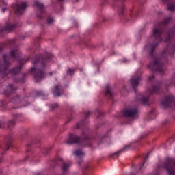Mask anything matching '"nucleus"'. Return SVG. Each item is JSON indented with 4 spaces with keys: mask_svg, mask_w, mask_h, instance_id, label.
<instances>
[{
    "mask_svg": "<svg viewBox=\"0 0 175 175\" xmlns=\"http://www.w3.org/2000/svg\"><path fill=\"white\" fill-rule=\"evenodd\" d=\"M175 47L172 44H169L166 49H165L161 53L160 57L155 59L154 62H150L148 68L151 69L152 72H159L163 73L165 70L163 69V64L167 59V55L170 54V51H174Z\"/></svg>",
    "mask_w": 175,
    "mask_h": 175,
    "instance_id": "1",
    "label": "nucleus"
},
{
    "mask_svg": "<svg viewBox=\"0 0 175 175\" xmlns=\"http://www.w3.org/2000/svg\"><path fill=\"white\" fill-rule=\"evenodd\" d=\"M54 56L52 54L47 53L45 57L41 59L40 68H36L35 67H32L30 69V72L33 75L36 83H38L39 80H42V79L46 77V64H47L49 59H51Z\"/></svg>",
    "mask_w": 175,
    "mask_h": 175,
    "instance_id": "2",
    "label": "nucleus"
},
{
    "mask_svg": "<svg viewBox=\"0 0 175 175\" xmlns=\"http://www.w3.org/2000/svg\"><path fill=\"white\" fill-rule=\"evenodd\" d=\"M10 66V62H9V56L4 55L3 60L0 62V76L1 77H5L8 76V73H12V75H17L20 73L21 70L22 66L19 65L16 67H14L13 69L8 70Z\"/></svg>",
    "mask_w": 175,
    "mask_h": 175,
    "instance_id": "3",
    "label": "nucleus"
},
{
    "mask_svg": "<svg viewBox=\"0 0 175 175\" xmlns=\"http://www.w3.org/2000/svg\"><path fill=\"white\" fill-rule=\"evenodd\" d=\"M88 139V137L84 134H83V136L81 137L75 134H70L69 135L68 141L66 142V144H84L85 142H87Z\"/></svg>",
    "mask_w": 175,
    "mask_h": 175,
    "instance_id": "4",
    "label": "nucleus"
},
{
    "mask_svg": "<svg viewBox=\"0 0 175 175\" xmlns=\"http://www.w3.org/2000/svg\"><path fill=\"white\" fill-rule=\"evenodd\" d=\"M163 168L169 175H175V159L167 158L164 163Z\"/></svg>",
    "mask_w": 175,
    "mask_h": 175,
    "instance_id": "5",
    "label": "nucleus"
},
{
    "mask_svg": "<svg viewBox=\"0 0 175 175\" xmlns=\"http://www.w3.org/2000/svg\"><path fill=\"white\" fill-rule=\"evenodd\" d=\"M138 114L139 111L136 107H128L123 111L124 117H127L128 118H134Z\"/></svg>",
    "mask_w": 175,
    "mask_h": 175,
    "instance_id": "6",
    "label": "nucleus"
},
{
    "mask_svg": "<svg viewBox=\"0 0 175 175\" xmlns=\"http://www.w3.org/2000/svg\"><path fill=\"white\" fill-rule=\"evenodd\" d=\"M27 8H28V3H27V2H22L20 4H16L14 7L15 14H23V13L25 12Z\"/></svg>",
    "mask_w": 175,
    "mask_h": 175,
    "instance_id": "7",
    "label": "nucleus"
},
{
    "mask_svg": "<svg viewBox=\"0 0 175 175\" xmlns=\"http://www.w3.org/2000/svg\"><path fill=\"white\" fill-rule=\"evenodd\" d=\"M162 33H163V31L161 29L154 28L153 29V36L157 43L162 42Z\"/></svg>",
    "mask_w": 175,
    "mask_h": 175,
    "instance_id": "8",
    "label": "nucleus"
},
{
    "mask_svg": "<svg viewBox=\"0 0 175 175\" xmlns=\"http://www.w3.org/2000/svg\"><path fill=\"white\" fill-rule=\"evenodd\" d=\"M174 102V96L172 95L167 96L161 102L163 107H169L170 103Z\"/></svg>",
    "mask_w": 175,
    "mask_h": 175,
    "instance_id": "9",
    "label": "nucleus"
},
{
    "mask_svg": "<svg viewBox=\"0 0 175 175\" xmlns=\"http://www.w3.org/2000/svg\"><path fill=\"white\" fill-rule=\"evenodd\" d=\"M14 125H16V121L13 120L8 121L7 124L3 122H0V128H7V129H12Z\"/></svg>",
    "mask_w": 175,
    "mask_h": 175,
    "instance_id": "10",
    "label": "nucleus"
},
{
    "mask_svg": "<svg viewBox=\"0 0 175 175\" xmlns=\"http://www.w3.org/2000/svg\"><path fill=\"white\" fill-rule=\"evenodd\" d=\"M62 86L61 85H56L52 90L53 94L55 96H61L62 95Z\"/></svg>",
    "mask_w": 175,
    "mask_h": 175,
    "instance_id": "11",
    "label": "nucleus"
},
{
    "mask_svg": "<svg viewBox=\"0 0 175 175\" xmlns=\"http://www.w3.org/2000/svg\"><path fill=\"white\" fill-rule=\"evenodd\" d=\"M16 25L15 24H8L5 27L3 28L2 32H5L9 33V32H12V31H14L16 29Z\"/></svg>",
    "mask_w": 175,
    "mask_h": 175,
    "instance_id": "12",
    "label": "nucleus"
},
{
    "mask_svg": "<svg viewBox=\"0 0 175 175\" xmlns=\"http://www.w3.org/2000/svg\"><path fill=\"white\" fill-rule=\"evenodd\" d=\"M34 6H36L39 9L40 12L42 14H43V13L46 12V10H44V4H43L42 3H40L38 1H36L34 3Z\"/></svg>",
    "mask_w": 175,
    "mask_h": 175,
    "instance_id": "13",
    "label": "nucleus"
},
{
    "mask_svg": "<svg viewBox=\"0 0 175 175\" xmlns=\"http://www.w3.org/2000/svg\"><path fill=\"white\" fill-rule=\"evenodd\" d=\"M20 54L21 53L19 52L18 49L12 50L10 53V57H12L14 59H19Z\"/></svg>",
    "mask_w": 175,
    "mask_h": 175,
    "instance_id": "14",
    "label": "nucleus"
},
{
    "mask_svg": "<svg viewBox=\"0 0 175 175\" xmlns=\"http://www.w3.org/2000/svg\"><path fill=\"white\" fill-rule=\"evenodd\" d=\"M104 94H105L106 96H108V98H113V96H114V94H113V92H111V89H110L109 85L105 88Z\"/></svg>",
    "mask_w": 175,
    "mask_h": 175,
    "instance_id": "15",
    "label": "nucleus"
},
{
    "mask_svg": "<svg viewBox=\"0 0 175 175\" xmlns=\"http://www.w3.org/2000/svg\"><path fill=\"white\" fill-rule=\"evenodd\" d=\"M16 90H17V88H13V85H9L7 87V90L4 91V94H5V95H9L10 94H12V92H14V91H16Z\"/></svg>",
    "mask_w": 175,
    "mask_h": 175,
    "instance_id": "16",
    "label": "nucleus"
},
{
    "mask_svg": "<svg viewBox=\"0 0 175 175\" xmlns=\"http://www.w3.org/2000/svg\"><path fill=\"white\" fill-rule=\"evenodd\" d=\"M131 85L134 88V91L136 92V87L139 85V78H133L131 80Z\"/></svg>",
    "mask_w": 175,
    "mask_h": 175,
    "instance_id": "17",
    "label": "nucleus"
},
{
    "mask_svg": "<svg viewBox=\"0 0 175 175\" xmlns=\"http://www.w3.org/2000/svg\"><path fill=\"white\" fill-rule=\"evenodd\" d=\"M128 147H129V146H126L124 149H122V150L113 153L112 155L110 156V157L113 158V157H115L116 158H118V157H120V155H121V152H122V151H125V150H126V148H128Z\"/></svg>",
    "mask_w": 175,
    "mask_h": 175,
    "instance_id": "18",
    "label": "nucleus"
},
{
    "mask_svg": "<svg viewBox=\"0 0 175 175\" xmlns=\"http://www.w3.org/2000/svg\"><path fill=\"white\" fill-rule=\"evenodd\" d=\"M69 167H70V165L66 163H64L62 165V170L64 172H68V170H69Z\"/></svg>",
    "mask_w": 175,
    "mask_h": 175,
    "instance_id": "19",
    "label": "nucleus"
},
{
    "mask_svg": "<svg viewBox=\"0 0 175 175\" xmlns=\"http://www.w3.org/2000/svg\"><path fill=\"white\" fill-rule=\"evenodd\" d=\"M167 10L170 12H174L175 11V3H170L167 4Z\"/></svg>",
    "mask_w": 175,
    "mask_h": 175,
    "instance_id": "20",
    "label": "nucleus"
},
{
    "mask_svg": "<svg viewBox=\"0 0 175 175\" xmlns=\"http://www.w3.org/2000/svg\"><path fill=\"white\" fill-rule=\"evenodd\" d=\"M157 46H158V43L152 44L150 46V55H152V56L153 55V53H154L155 49H157Z\"/></svg>",
    "mask_w": 175,
    "mask_h": 175,
    "instance_id": "21",
    "label": "nucleus"
},
{
    "mask_svg": "<svg viewBox=\"0 0 175 175\" xmlns=\"http://www.w3.org/2000/svg\"><path fill=\"white\" fill-rule=\"evenodd\" d=\"M159 92V87H154L152 90H150V94H158Z\"/></svg>",
    "mask_w": 175,
    "mask_h": 175,
    "instance_id": "22",
    "label": "nucleus"
},
{
    "mask_svg": "<svg viewBox=\"0 0 175 175\" xmlns=\"http://www.w3.org/2000/svg\"><path fill=\"white\" fill-rule=\"evenodd\" d=\"M148 99H150V97H142L141 102L143 103V105H147L148 103Z\"/></svg>",
    "mask_w": 175,
    "mask_h": 175,
    "instance_id": "23",
    "label": "nucleus"
},
{
    "mask_svg": "<svg viewBox=\"0 0 175 175\" xmlns=\"http://www.w3.org/2000/svg\"><path fill=\"white\" fill-rule=\"evenodd\" d=\"M75 155H76V157L84 156V153L81 150H77L75 151Z\"/></svg>",
    "mask_w": 175,
    "mask_h": 175,
    "instance_id": "24",
    "label": "nucleus"
},
{
    "mask_svg": "<svg viewBox=\"0 0 175 175\" xmlns=\"http://www.w3.org/2000/svg\"><path fill=\"white\" fill-rule=\"evenodd\" d=\"M170 21H172V16H170V17L165 18V19L163 21V24L164 25H167V24H168L169 23H170Z\"/></svg>",
    "mask_w": 175,
    "mask_h": 175,
    "instance_id": "25",
    "label": "nucleus"
},
{
    "mask_svg": "<svg viewBox=\"0 0 175 175\" xmlns=\"http://www.w3.org/2000/svg\"><path fill=\"white\" fill-rule=\"evenodd\" d=\"M75 69L68 68L67 70V75L68 76H73Z\"/></svg>",
    "mask_w": 175,
    "mask_h": 175,
    "instance_id": "26",
    "label": "nucleus"
},
{
    "mask_svg": "<svg viewBox=\"0 0 175 175\" xmlns=\"http://www.w3.org/2000/svg\"><path fill=\"white\" fill-rule=\"evenodd\" d=\"M124 10H125V5L122 4L120 7H119L118 12L120 14H123Z\"/></svg>",
    "mask_w": 175,
    "mask_h": 175,
    "instance_id": "27",
    "label": "nucleus"
},
{
    "mask_svg": "<svg viewBox=\"0 0 175 175\" xmlns=\"http://www.w3.org/2000/svg\"><path fill=\"white\" fill-rule=\"evenodd\" d=\"M32 62L33 65H36L40 62V57H35L34 59H32Z\"/></svg>",
    "mask_w": 175,
    "mask_h": 175,
    "instance_id": "28",
    "label": "nucleus"
},
{
    "mask_svg": "<svg viewBox=\"0 0 175 175\" xmlns=\"http://www.w3.org/2000/svg\"><path fill=\"white\" fill-rule=\"evenodd\" d=\"M46 23L47 24H53L54 23V18L51 17L48 18Z\"/></svg>",
    "mask_w": 175,
    "mask_h": 175,
    "instance_id": "29",
    "label": "nucleus"
},
{
    "mask_svg": "<svg viewBox=\"0 0 175 175\" xmlns=\"http://www.w3.org/2000/svg\"><path fill=\"white\" fill-rule=\"evenodd\" d=\"M50 107H51V110H54V109H57V107H58V104L57 103L51 104Z\"/></svg>",
    "mask_w": 175,
    "mask_h": 175,
    "instance_id": "30",
    "label": "nucleus"
},
{
    "mask_svg": "<svg viewBox=\"0 0 175 175\" xmlns=\"http://www.w3.org/2000/svg\"><path fill=\"white\" fill-rule=\"evenodd\" d=\"M172 33H174L173 30H170L168 33V37L165 39V42H169V39H170V35H172Z\"/></svg>",
    "mask_w": 175,
    "mask_h": 175,
    "instance_id": "31",
    "label": "nucleus"
},
{
    "mask_svg": "<svg viewBox=\"0 0 175 175\" xmlns=\"http://www.w3.org/2000/svg\"><path fill=\"white\" fill-rule=\"evenodd\" d=\"M2 5H3L2 12H3V13H5V12H6L7 4H6V3L3 2V3H2Z\"/></svg>",
    "mask_w": 175,
    "mask_h": 175,
    "instance_id": "32",
    "label": "nucleus"
},
{
    "mask_svg": "<svg viewBox=\"0 0 175 175\" xmlns=\"http://www.w3.org/2000/svg\"><path fill=\"white\" fill-rule=\"evenodd\" d=\"M6 150H9V148H10V147H12V142H8L6 145Z\"/></svg>",
    "mask_w": 175,
    "mask_h": 175,
    "instance_id": "33",
    "label": "nucleus"
},
{
    "mask_svg": "<svg viewBox=\"0 0 175 175\" xmlns=\"http://www.w3.org/2000/svg\"><path fill=\"white\" fill-rule=\"evenodd\" d=\"M90 114H91V112H90V111L85 112V117H88V116H90Z\"/></svg>",
    "mask_w": 175,
    "mask_h": 175,
    "instance_id": "34",
    "label": "nucleus"
},
{
    "mask_svg": "<svg viewBox=\"0 0 175 175\" xmlns=\"http://www.w3.org/2000/svg\"><path fill=\"white\" fill-rule=\"evenodd\" d=\"M18 118H20V116H14V120H18Z\"/></svg>",
    "mask_w": 175,
    "mask_h": 175,
    "instance_id": "35",
    "label": "nucleus"
},
{
    "mask_svg": "<svg viewBox=\"0 0 175 175\" xmlns=\"http://www.w3.org/2000/svg\"><path fill=\"white\" fill-rule=\"evenodd\" d=\"M70 121H72V118H68V121L66 122V124H68V122H70Z\"/></svg>",
    "mask_w": 175,
    "mask_h": 175,
    "instance_id": "36",
    "label": "nucleus"
},
{
    "mask_svg": "<svg viewBox=\"0 0 175 175\" xmlns=\"http://www.w3.org/2000/svg\"><path fill=\"white\" fill-rule=\"evenodd\" d=\"M16 99H18V97H16V98H13L12 102H14V100H16Z\"/></svg>",
    "mask_w": 175,
    "mask_h": 175,
    "instance_id": "37",
    "label": "nucleus"
},
{
    "mask_svg": "<svg viewBox=\"0 0 175 175\" xmlns=\"http://www.w3.org/2000/svg\"><path fill=\"white\" fill-rule=\"evenodd\" d=\"M152 79H154V76H152V77H149V80H152Z\"/></svg>",
    "mask_w": 175,
    "mask_h": 175,
    "instance_id": "38",
    "label": "nucleus"
},
{
    "mask_svg": "<svg viewBox=\"0 0 175 175\" xmlns=\"http://www.w3.org/2000/svg\"><path fill=\"white\" fill-rule=\"evenodd\" d=\"M37 17H38V18H42V16L37 14Z\"/></svg>",
    "mask_w": 175,
    "mask_h": 175,
    "instance_id": "39",
    "label": "nucleus"
},
{
    "mask_svg": "<svg viewBox=\"0 0 175 175\" xmlns=\"http://www.w3.org/2000/svg\"><path fill=\"white\" fill-rule=\"evenodd\" d=\"M58 2H64V0H57Z\"/></svg>",
    "mask_w": 175,
    "mask_h": 175,
    "instance_id": "40",
    "label": "nucleus"
},
{
    "mask_svg": "<svg viewBox=\"0 0 175 175\" xmlns=\"http://www.w3.org/2000/svg\"><path fill=\"white\" fill-rule=\"evenodd\" d=\"M50 76H53V72H49Z\"/></svg>",
    "mask_w": 175,
    "mask_h": 175,
    "instance_id": "41",
    "label": "nucleus"
},
{
    "mask_svg": "<svg viewBox=\"0 0 175 175\" xmlns=\"http://www.w3.org/2000/svg\"><path fill=\"white\" fill-rule=\"evenodd\" d=\"M169 0H163V2H167Z\"/></svg>",
    "mask_w": 175,
    "mask_h": 175,
    "instance_id": "42",
    "label": "nucleus"
},
{
    "mask_svg": "<svg viewBox=\"0 0 175 175\" xmlns=\"http://www.w3.org/2000/svg\"><path fill=\"white\" fill-rule=\"evenodd\" d=\"M77 128H80V126H79V124H77Z\"/></svg>",
    "mask_w": 175,
    "mask_h": 175,
    "instance_id": "43",
    "label": "nucleus"
},
{
    "mask_svg": "<svg viewBox=\"0 0 175 175\" xmlns=\"http://www.w3.org/2000/svg\"><path fill=\"white\" fill-rule=\"evenodd\" d=\"M1 51H2V49L0 47V53H1Z\"/></svg>",
    "mask_w": 175,
    "mask_h": 175,
    "instance_id": "44",
    "label": "nucleus"
},
{
    "mask_svg": "<svg viewBox=\"0 0 175 175\" xmlns=\"http://www.w3.org/2000/svg\"><path fill=\"white\" fill-rule=\"evenodd\" d=\"M130 175H135V174H133V173H131Z\"/></svg>",
    "mask_w": 175,
    "mask_h": 175,
    "instance_id": "45",
    "label": "nucleus"
},
{
    "mask_svg": "<svg viewBox=\"0 0 175 175\" xmlns=\"http://www.w3.org/2000/svg\"><path fill=\"white\" fill-rule=\"evenodd\" d=\"M1 162H2V161H1V159H0V163H1Z\"/></svg>",
    "mask_w": 175,
    "mask_h": 175,
    "instance_id": "46",
    "label": "nucleus"
}]
</instances>
